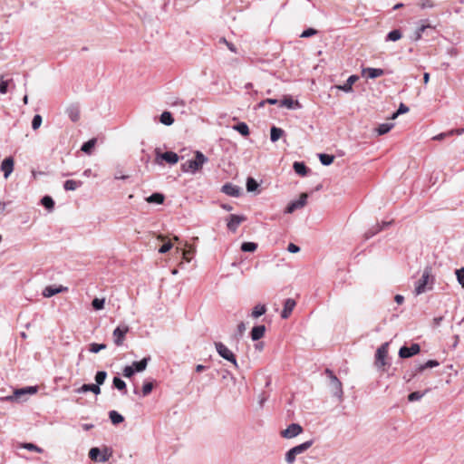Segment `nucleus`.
Masks as SVG:
<instances>
[{
    "label": "nucleus",
    "mask_w": 464,
    "mask_h": 464,
    "mask_svg": "<svg viewBox=\"0 0 464 464\" xmlns=\"http://www.w3.org/2000/svg\"><path fill=\"white\" fill-rule=\"evenodd\" d=\"M425 393H426V392H413L409 394L408 400H409V401H419V400H420L424 396Z\"/></svg>",
    "instance_id": "8fccbe9b"
},
{
    "label": "nucleus",
    "mask_w": 464,
    "mask_h": 464,
    "mask_svg": "<svg viewBox=\"0 0 464 464\" xmlns=\"http://www.w3.org/2000/svg\"><path fill=\"white\" fill-rule=\"evenodd\" d=\"M389 343H382L376 351L375 354V365L378 368H383L386 364L385 358L388 355Z\"/></svg>",
    "instance_id": "423d86ee"
},
{
    "label": "nucleus",
    "mask_w": 464,
    "mask_h": 464,
    "mask_svg": "<svg viewBox=\"0 0 464 464\" xmlns=\"http://www.w3.org/2000/svg\"><path fill=\"white\" fill-rule=\"evenodd\" d=\"M110 455H108L106 452L102 454L99 448H92L89 451V458L97 462H105L109 459Z\"/></svg>",
    "instance_id": "ddd939ff"
},
{
    "label": "nucleus",
    "mask_w": 464,
    "mask_h": 464,
    "mask_svg": "<svg viewBox=\"0 0 464 464\" xmlns=\"http://www.w3.org/2000/svg\"><path fill=\"white\" fill-rule=\"evenodd\" d=\"M394 300L398 304H401L404 301V297L401 295H396Z\"/></svg>",
    "instance_id": "338daca9"
},
{
    "label": "nucleus",
    "mask_w": 464,
    "mask_h": 464,
    "mask_svg": "<svg viewBox=\"0 0 464 464\" xmlns=\"http://www.w3.org/2000/svg\"><path fill=\"white\" fill-rule=\"evenodd\" d=\"M293 168L298 175L305 176L307 174L308 169L304 162L295 161Z\"/></svg>",
    "instance_id": "7c9ffc66"
},
{
    "label": "nucleus",
    "mask_w": 464,
    "mask_h": 464,
    "mask_svg": "<svg viewBox=\"0 0 464 464\" xmlns=\"http://www.w3.org/2000/svg\"><path fill=\"white\" fill-rule=\"evenodd\" d=\"M171 247H172V244L169 241V242H167V243L163 244V245L160 247L159 252H160V254H165V253H167L168 251H169V250L171 249Z\"/></svg>",
    "instance_id": "bf43d9fd"
},
{
    "label": "nucleus",
    "mask_w": 464,
    "mask_h": 464,
    "mask_svg": "<svg viewBox=\"0 0 464 464\" xmlns=\"http://www.w3.org/2000/svg\"><path fill=\"white\" fill-rule=\"evenodd\" d=\"M164 160L169 164H176L179 161V156L177 153L172 151H166L164 153H160L157 151V161L159 162V159Z\"/></svg>",
    "instance_id": "2eb2a0df"
},
{
    "label": "nucleus",
    "mask_w": 464,
    "mask_h": 464,
    "mask_svg": "<svg viewBox=\"0 0 464 464\" xmlns=\"http://www.w3.org/2000/svg\"><path fill=\"white\" fill-rule=\"evenodd\" d=\"M160 121L162 124L167 125V126H169L174 122V119H173L171 113L169 111L162 112L160 117Z\"/></svg>",
    "instance_id": "f704fd0d"
},
{
    "label": "nucleus",
    "mask_w": 464,
    "mask_h": 464,
    "mask_svg": "<svg viewBox=\"0 0 464 464\" xmlns=\"http://www.w3.org/2000/svg\"><path fill=\"white\" fill-rule=\"evenodd\" d=\"M317 34V30L314 29V28H308L304 31H303V33L301 34L300 37L302 38H308V37H311L313 35H315Z\"/></svg>",
    "instance_id": "5fc2aeb1"
},
{
    "label": "nucleus",
    "mask_w": 464,
    "mask_h": 464,
    "mask_svg": "<svg viewBox=\"0 0 464 464\" xmlns=\"http://www.w3.org/2000/svg\"><path fill=\"white\" fill-rule=\"evenodd\" d=\"M195 252V248L194 247H191L190 249L188 250H185L183 251L182 255H183V258L186 259L188 262L190 261V258H189V255H192L193 253Z\"/></svg>",
    "instance_id": "e2e57ef3"
},
{
    "label": "nucleus",
    "mask_w": 464,
    "mask_h": 464,
    "mask_svg": "<svg viewBox=\"0 0 464 464\" xmlns=\"http://www.w3.org/2000/svg\"><path fill=\"white\" fill-rule=\"evenodd\" d=\"M431 267L426 266L422 272L421 277L416 282L414 294L416 295L425 293L428 289H431L433 277L431 276Z\"/></svg>",
    "instance_id": "f03ea898"
},
{
    "label": "nucleus",
    "mask_w": 464,
    "mask_h": 464,
    "mask_svg": "<svg viewBox=\"0 0 464 464\" xmlns=\"http://www.w3.org/2000/svg\"><path fill=\"white\" fill-rule=\"evenodd\" d=\"M266 312V306L265 304H256L251 313V316L254 318H258L259 316L265 314Z\"/></svg>",
    "instance_id": "72a5a7b5"
},
{
    "label": "nucleus",
    "mask_w": 464,
    "mask_h": 464,
    "mask_svg": "<svg viewBox=\"0 0 464 464\" xmlns=\"http://www.w3.org/2000/svg\"><path fill=\"white\" fill-rule=\"evenodd\" d=\"M113 387L119 391H121L123 394L127 393L126 382L120 377H114L112 381Z\"/></svg>",
    "instance_id": "c756f323"
},
{
    "label": "nucleus",
    "mask_w": 464,
    "mask_h": 464,
    "mask_svg": "<svg viewBox=\"0 0 464 464\" xmlns=\"http://www.w3.org/2000/svg\"><path fill=\"white\" fill-rule=\"evenodd\" d=\"M257 247V245L254 242H244L241 245V250L244 252H254Z\"/></svg>",
    "instance_id": "c03bdc74"
},
{
    "label": "nucleus",
    "mask_w": 464,
    "mask_h": 464,
    "mask_svg": "<svg viewBox=\"0 0 464 464\" xmlns=\"http://www.w3.org/2000/svg\"><path fill=\"white\" fill-rule=\"evenodd\" d=\"M391 224V222H382V225L380 226L379 224H377L375 227H373L372 228H371L370 230H368L364 237L366 239H369L371 238L372 237H373L375 234H377L378 232H380L383 227L389 226Z\"/></svg>",
    "instance_id": "393cba45"
},
{
    "label": "nucleus",
    "mask_w": 464,
    "mask_h": 464,
    "mask_svg": "<svg viewBox=\"0 0 464 464\" xmlns=\"http://www.w3.org/2000/svg\"><path fill=\"white\" fill-rule=\"evenodd\" d=\"M221 191L225 193L226 195L231 196V197H238L241 192V188L236 185H233L231 183H227L222 186Z\"/></svg>",
    "instance_id": "a211bd4d"
},
{
    "label": "nucleus",
    "mask_w": 464,
    "mask_h": 464,
    "mask_svg": "<svg viewBox=\"0 0 464 464\" xmlns=\"http://www.w3.org/2000/svg\"><path fill=\"white\" fill-rule=\"evenodd\" d=\"M245 219L246 218L243 216H237L234 214L230 215L227 222V228L232 232H235L237 229L240 223L243 222Z\"/></svg>",
    "instance_id": "dca6fc26"
},
{
    "label": "nucleus",
    "mask_w": 464,
    "mask_h": 464,
    "mask_svg": "<svg viewBox=\"0 0 464 464\" xmlns=\"http://www.w3.org/2000/svg\"><path fill=\"white\" fill-rule=\"evenodd\" d=\"M295 304L296 303L294 299L287 298L284 303V309L281 313V317L283 319H287L290 316L292 311L294 310Z\"/></svg>",
    "instance_id": "f3484780"
},
{
    "label": "nucleus",
    "mask_w": 464,
    "mask_h": 464,
    "mask_svg": "<svg viewBox=\"0 0 464 464\" xmlns=\"http://www.w3.org/2000/svg\"><path fill=\"white\" fill-rule=\"evenodd\" d=\"M401 37H402L401 32L399 29H395V30L391 31L387 34L386 41L396 42V41L400 40Z\"/></svg>",
    "instance_id": "e433bc0d"
},
{
    "label": "nucleus",
    "mask_w": 464,
    "mask_h": 464,
    "mask_svg": "<svg viewBox=\"0 0 464 464\" xmlns=\"http://www.w3.org/2000/svg\"><path fill=\"white\" fill-rule=\"evenodd\" d=\"M433 5H433V2L431 0H422L421 2L419 3V6L421 9L432 8Z\"/></svg>",
    "instance_id": "13d9d810"
},
{
    "label": "nucleus",
    "mask_w": 464,
    "mask_h": 464,
    "mask_svg": "<svg viewBox=\"0 0 464 464\" xmlns=\"http://www.w3.org/2000/svg\"><path fill=\"white\" fill-rule=\"evenodd\" d=\"M319 160L324 166H329L333 163L334 157L330 154L322 153L319 154Z\"/></svg>",
    "instance_id": "4c0bfd02"
},
{
    "label": "nucleus",
    "mask_w": 464,
    "mask_h": 464,
    "mask_svg": "<svg viewBox=\"0 0 464 464\" xmlns=\"http://www.w3.org/2000/svg\"><path fill=\"white\" fill-rule=\"evenodd\" d=\"M308 194L302 193L299 199L290 202L285 209V214H291L296 209L304 208L307 203Z\"/></svg>",
    "instance_id": "0eeeda50"
},
{
    "label": "nucleus",
    "mask_w": 464,
    "mask_h": 464,
    "mask_svg": "<svg viewBox=\"0 0 464 464\" xmlns=\"http://www.w3.org/2000/svg\"><path fill=\"white\" fill-rule=\"evenodd\" d=\"M36 392H37V388L36 387L29 386V387H26V388H22V389L16 390L14 392V395L6 396V397L3 398V400L13 401L14 399H18L22 395H24V394H34V393H36Z\"/></svg>",
    "instance_id": "f8f14e48"
},
{
    "label": "nucleus",
    "mask_w": 464,
    "mask_h": 464,
    "mask_svg": "<svg viewBox=\"0 0 464 464\" xmlns=\"http://www.w3.org/2000/svg\"><path fill=\"white\" fill-rule=\"evenodd\" d=\"M358 79L359 77L357 75H351L344 84L336 85L335 88L345 92H351L353 91V85L358 81Z\"/></svg>",
    "instance_id": "6ab92c4d"
},
{
    "label": "nucleus",
    "mask_w": 464,
    "mask_h": 464,
    "mask_svg": "<svg viewBox=\"0 0 464 464\" xmlns=\"http://www.w3.org/2000/svg\"><path fill=\"white\" fill-rule=\"evenodd\" d=\"M92 392L94 394L98 395L101 393V388L95 384H83L82 387L76 390V392Z\"/></svg>",
    "instance_id": "4be33fe9"
},
{
    "label": "nucleus",
    "mask_w": 464,
    "mask_h": 464,
    "mask_svg": "<svg viewBox=\"0 0 464 464\" xmlns=\"http://www.w3.org/2000/svg\"><path fill=\"white\" fill-rule=\"evenodd\" d=\"M408 111H409V107L403 103H401L398 111L392 114V119H395L399 114L406 113Z\"/></svg>",
    "instance_id": "864d4df0"
},
{
    "label": "nucleus",
    "mask_w": 464,
    "mask_h": 464,
    "mask_svg": "<svg viewBox=\"0 0 464 464\" xmlns=\"http://www.w3.org/2000/svg\"><path fill=\"white\" fill-rule=\"evenodd\" d=\"M122 373L124 377L130 378L135 373V370L133 366L127 365L124 367Z\"/></svg>",
    "instance_id": "603ef678"
},
{
    "label": "nucleus",
    "mask_w": 464,
    "mask_h": 464,
    "mask_svg": "<svg viewBox=\"0 0 464 464\" xmlns=\"http://www.w3.org/2000/svg\"><path fill=\"white\" fill-rule=\"evenodd\" d=\"M165 197L161 193H153L148 198H146V201L148 203H155V204H162L164 202Z\"/></svg>",
    "instance_id": "a878e982"
},
{
    "label": "nucleus",
    "mask_w": 464,
    "mask_h": 464,
    "mask_svg": "<svg viewBox=\"0 0 464 464\" xmlns=\"http://www.w3.org/2000/svg\"><path fill=\"white\" fill-rule=\"evenodd\" d=\"M302 431L303 428L299 424L292 423L281 431V436L285 439H292L302 433Z\"/></svg>",
    "instance_id": "1a4fd4ad"
},
{
    "label": "nucleus",
    "mask_w": 464,
    "mask_h": 464,
    "mask_svg": "<svg viewBox=\"0 0 464 464\" xmlns=\"http://www.w3.org/2000/svg\"><path fill=\"white\" fill-rule=\"evenodd\" d=\"M63 291V287H54L52 285L46 286L44 290L43 291V295L44 297H52L56 294H59Z\"/></svg>",
    "instance_id": "bb28decb"
},
{
    "label": "nucleus",
    "mask_w": 464,
    "mask_h": 464,
    "mask_svg": "<svg viewBox=\"0 0 464 464\" xmlns=\"http://www.w3.org/2000/svg\"><path fill=\"white\" fill-rule=\"evenodd\" d=\"M455 274L459 284L464 288V267L457 269Z\"/></svg>",
    "instance_id": "3c124183"
},
{
    "label": "nucleus",
    "mask_w": 464,
    "mask_h": 464,
    "mask_svg": "<svg viewBox=\"0 0 464 464\" xmlns=\"http://www.w3.org/2000/svg\"><path fill=\"white\" fill-rule=\"evenodd\" d=\"M439 362L436 361V360H429L427 361L425 363L423 364H420L417 368V372H423L425 369H428V368H434V367H437L439 366Z\"/></svg>",
    "instance_id": "c9c22d12"
},
{
    "label": "nucleus",
    "mask_w": 464,
    "mask_h": 464,
    "mask_svg": "<svg viewBox=\"0 0 464 464\" xmlns=\"http://www.w3.org/2000/svg\"><path fill=\"white\" fill-rule=\"evenodd\" d=\"M324 374L329 380L328 386L332 395L336 398L339 402H342L343 401V390L341 381L334 372L328 368L324 370Z\"/></svg>",
    "instance_id": "f257e3e1"
},
{
    "label": "nucleus",
    "mask_w": 464,
    "mask_h": 464,
    "mask_svg": "<svg viewBox=\"0 0 464 464\" xmlns=\"http://www.w3.org/2000/svg\"><path fill=\"white\" fill-rule=\"evenodd\" d=\"M129 332V327L127 325L124 326H118L113 331V338H114V343L117 346L122 345L125 335Z\"/></svg>",
    "instance_id": "9d476101"
},
{
    "label": "nucleus",
    "mask_w": 464,
    "mask_h": 464,
    "mask_svg": "<svg viewBox=\"0 0 464 464\" xmlns=\"http://www.w3.org/2000/svg\"><path fill=\"white\" fill-rule=\"evenodd\" d=\"M8 82H9L8 80L5 81V80H3V77L1 78V80H0V92L2 94L6 93L7 87H8Z\"/></svg>",
    "instance_id": "052dcab7"
},
{
    "label": "nucleus",
    "mask_w": 464,
    "mask_h": 464,
    "mask_svg": "<svg viewBox=\"0 0 464 464\" xmlns=\"http://www.w3.org/2000/svg\"><path fill=\"white\" fill-rule=\"evenodd\" d=\"M266 333L265 325H257L252 328L251 330V338L253 341L260 340Z\"/></svg>",
    "instance_id": "412c9836"
},
{
    "label": "nucleus",
    "mask_w": 464,
    "mask_h": 464,
    "mask_svg": "<svg viewBox=\"0 0 464 464\" xmlns=\"http://www.w3.org/2000/svg\"><path fill=\"white\" fill-rule=\"evenodd\" d=\"M153 389V383L150 382H146L142 386V396H148Z\"/></svg>",
    "instance_id": "09e8293b"
},
{
    "label": "nucleus",
    "mask_w": 464,
    "mask_h": 464,
    "mask_svg": "<svg viewBox=\"0 0 464 464\" xmlns=\"http://www.w3.org/2000/svg\"><path fill=\"white\" fill-rule=\"evenodd\" d=\"M258 183L256 182V180L251 177L247 178L246 179V189L248 192H253L255 190L257 189L258 188Z\"/></svg>",
    "instance_id": "79ce46f5"
},
{
    "label": "nucleus",
    "mask_w": 464,
    "mask_h": 464,
    "mask_svg": "<svg viewBox=\"0 0 464 464\" xmlns=\"http://www.w3.org/2000/svg\"><path fill=\"white\" fill-rule=\"evenodd\" d=\"M313 444L312 440L305 441L302 444H299L292 449H290L285 454V461L288 464H292L295 462L297 455L304 453Z\"/></svg>",
    "instance_id": "20e7f679"
},
{
    "label": "nucleus",
    "mask_w": 464,
    "mask_h": 464,
    "mask_svg": "<svg viewBox=\"0 0 464 464\" xmlns=\"http://www.w3.org/2000/svg\"><path fill=\"white\" fill-rule=\"evenodd\" d=\"M106 348V344L104 343H92L89 346V351L93 353H97L102 350H104Z\"/></svg>",
    "instance_id": "a18cd8bd"
},
{
    "label": "nucleus",
    "mask_w": 464,
    "mask_h": 464,
    "mask_svg": "<svg viewBox=\"0 0 464 464\" xmlns=\"http://www.w3.org/2000/svg\"><path fill=\"white\" fill-rule=\"evenodd\" d=\"M105 299L94 298L92 302V305L95 310H102L104 307Z\"/></svg>",
    "instance_id": "49530a36"
},
{
    "label": "nucleus",
    "mask_w": 464,
    "mask_h": 464,
    "mask_svg": "<svg viewBox=\"0 0 464 464\" xmlns=\"http://www.w3.org/2000/svg\"><path fill=\"white\" fill-rule=\"evenodd\" d=\"M207 161V157H205V155L202 152L197 151L194 160H187L185 163L182 164V170L184 172L195 173L199 169H201L203 164L206 163Z\"/></svg>",
    "instance_id": "7ed1b4c3"
},
{
    "label": "nucleus",
    "mask_w": 464,
    "mask_h": 464,
    "mask_svg": "<svg viewBox=\"0 0 464 464\" xmlns=\"http://www.w3.org/2000/svg\"><path fill=\"white\" fill-rule=\"evenodd\" d=\"M284 135V130L273 126L270 130V140L272 142L277 141Z\"/></svg>",
    "instance_id": "cd10ccee"
},
{
    "label": "nucleus",
    "mask_w": 464,
    "mask_h": 464,
    "mask_svg": "<svg viewBox=\"0 0 464 464\" xmlns=\"http://www.w3.org/2000/svg\"><path fill=\"white\" fill-rule=\"evenodd\" d=\"M109 417H110L111 421L114 425L120 424L124 420L123 416L116 411H111L109 412Z\"/></svg>",
    "instance_id": "473e14b6"
},
{
    "label": "nucleus",
    "mask_w": 464,
    "mask_h": 464,
    "mask_svg": "<svg viewBox=\"0 0 464 464\" xmlns=\"http://www.w3.org/2000/svg\"><path fill=\"white\" fill-rule=\"evenodd\" d=\"M41 203L48 210H52L54 207V201L50 196H44L41 199Z\"/></svg>",
    "instance_id": "58836bf2"
},
{
    "label": "nucleus",
    "mask_w": 464,
    "mask_h": 464,
    "mask_svg": "<svg viewBox=\"0 0 464 464\" xmlns=\"http://www.w3.org/2000/svg\"><path fill=\"white\" fill-rule=\"evenodd\" d=\"M215 346H216V350H217L218 353L222 358L232 362L236 367H237L236 356L224 343L218 342V343H215Z\"/></svg>",
    "instance_id": "39448f33"
},
{
    "label": "nucleus",
    "mask_w": 464,
    "mask_h": 464,
    "mask_svg": "<svg viewBox=\"0 0 464 464\" xmlns=\"http://www.w3.org/2000/svg\"><path fill=\"white\" fill-rule=\"evenodd\" d=\"M23 447L28 450L36 451L38 453L43 452V449L39 448L38 446H36L33 443H25V444H24Z\"/></svg>",
    "instance_id": "6e6d98bb"
},
{
    "label": "nucleus",
    "mask_w": 464,
    "mask_h": 464,
    "mask_svg": "<svg viewBox=\"0 0 464 464\" xmlns=\"http://www.w3.org/2000/svg\"><path fill=\"white\" fill-rule=\"evenodd\" d=\"M420 351V347L418 343H412L411 347L402 346L401 347L399 351V356L401 358H409L411 357L417 353H419Z\"/></svg>",
    "instance_id": "9b49d317"
},
{
    "label": "nucleus",
    "mask_w": 464,
    "mask_h": 464,
    "mask_svg": "<svg viewBox=\"0 0 464 464\" xmlns=\"http://www.w3.org/2000/svg\"><path fill=\"white\" fill-rule=\"evenodd\" d=\"M150 360V357H145L140 362H133L131 366H133L135 372H143L146 369Z\"/></svg>",
    "instance_id": "b1692460"
},
{
    "label": "nucleus",
    "mask_w": 464,
    "mask_h": 464,
    "mask_svg": "<svg viewBox=\"0 0 464 464\" xmlns=\"http://www.w3.org/2000/svg\"><path fill=\"white\" fill-rule=\"evenodd\" d=\"M246 329V327L245 323L241 322V323H240V324H238V325H237V334H238L239 335H242V334L245 333Z\"/></svg>",
    "instance_id": "69168bd1"
},
{
    "label": "nucleus",
    "mask_w": 464,
    "mask_h": 464,
    "mask_svg": "<svg viewBox=\"0 0 464 464\" xmlns=\"http://www.w3.org/2000/svg\"><path fill=\"white\" fill-rule=\"evenodd\" d=\"M66 113L70 120L77 122L80 120V108L78 105L72 104L66 108Z\"/></svg>",
    "instance_id": "aec40b11"
},
{
    "label": "nucleus",
    "mask_w": 464,
    "mask_h": 464,
    "mask_svg": "<svg viewBox=\"0 0 464 464\" xmlns=\"http://www.w3.org/2000/svg\"><path fill=\"white\" fill-rule=\"evenodd\" d=\"M106 377H107V372L105 371L97 372L95 374V377H94L95 382H96L95 385H98L100 387V385L103 384V382H105Z\"/></svg>",
    "instance_id": "a19ab883"
},
{
    "label": "nucleus",
    "mask_w": 464,
    "mask_h": 464,
    "mask_svg": "<svg viewBox=\"0 0 464 464\" xmlns=\"http://www.w3.org/2000/svg\"><path fill=\"white\" fill-rule=\"evenodd\" d=\"M453 134H454V130H450L449 132L440 133V134L436 135L435 137H433V140H441L445 137L450 136V135H453Z\"/></svg>",
    "instance_id": "680f3d73"
},
{
    "label": "nucleus",
    "mask_w": 464,
    "mask_h": 464,
    "mask_svg": "<svg viewBox=\"0 0 464 464\" xmlns=\"http://www.w3.org/2000/svg\"><path fill=\"white\" fill-rule=\"evenodd\" d=\"M224 42L227 44V45L228 49H229L231 52H233V53H237V48L235 47V45H234L233 44H231V43H227V42L226 41V39H224Z\"/></svg>",
    "instance_id": "774afa93"
},
{
    "label": "nucleus",
    "mask_w": 464,
    "mask_h": 464,
    "mask_svg": "<svg viewBox=\"0 0 464 464\" xmlns=\"http://www.w3.org/2000/svg\"><path fill=\"white\" fill-rule=\"evenodd\" d=\"M233 130L238 131L242 136H248L249 135V128L246 122H239L236 125H234Z\"/></svg>",
    "instance_id": "c85d7f7f"
},
{
    "label": "nucleus",
    "mask_w": 464,
    "mask_h": 464,
    "mask_svg": "<svg viewBox=\"0 0 464 464\" xmlns=\"http://www.w3.org/2000/svg\"><path fill=\"white\" fill-rule=\"evenodd\" d=\"M392 127H393L392 123H382V124L379 125V127L377 128V132L379 135L386 134L387 132H389L392 130Z\"/></svg>",
    "instance_id": "37998d69"
},
{
    "label": "nucleus",
    "mask_w": 464,
    "mask_h": 464,
    "mask_svg": "<svg viewBox=\"0 0 464 464\" xmlns=\"http://www.w3.org/2000/svg\"><path fill=\"white\" fill-rule=\"evenodd\" d=\"M280 106L292 109L294 106V101L291 98H285L280 102Z\"/></svg>",
    "instance_id": "4d7b16f0"
},
{
    "label": "nucleus",
    "mask_w": 464,
    "mask_h": 464,
    "mask_svg": "<svg viewBox=\"0 0 464 464\" xmlns=\"http://www.w3.org/2000/svg\"><path fill=\"white\" fill-rule=\"evenodd\" d=\"M42 121H43V119H42L41 115H39V114L34 115L33 118V121H32L33 130H35L39 129L42 124Z\"/></svg>",
    "instance_id": "de8ad7c7"
},
{
    "label": "nucleus",
    "mask_w": 464,
    "mask_h": 464,
    "mask_svg": "<svg viewBox=\"0 0 464 464\" xmlns=\"http://www.w3.org/2000/svg\"><path fill=\"white\" fill-rule=\"evenodd\" d=\"M287 250L290 253H297L300 251V247L293 243H290L287 246Z\"/></svg>",
    "instance_id": "0e129e2a"
},
{
    "label": "nucleus",
    "mask_w": 464,
    "mask_h": 464,
    "mask_svg": "<svg viewBox=\"0 0 464 464\" xmlns=\"http://www.w3.org/2000/svg\"><path fill=\"white\" fill-rule=\"evenodd\" d=\"M95 143H96V140L92 139V140H88L87 142L83 143L81 150L87 154H91L93 147L95 146Z\"/></svg>",
    "instance_id": "ea45409f"
},
{
    "label": "nucleus",
    "mask_w": 464,
    "mask_h": 464,
    "mask_svg": "<svg viewBox=\"0 0 464 464\" xmlns=\"http://www.w3.org/2000/svg\"><path fill=\"white\" fill-rule=\"evenodd\" d=\"M362 73H367L369 78L374 79L383 75L384 71L379 68H365L362 70Z\"/></svg>",
    "instance_id": "5701e85b"
},
{
    "label": "nucleus",
    "mask_w": 464,
    "mask_h": 464,
    "mask_svg": "<svg viewBox=\"0 0 464 464\" xmlns=\"http://www.w3.org/2000/svg\"><path fill=\"white\" fill-rule=\"evenodd\" d=\"M14 161L12 157L5 159L1 164V170L4 172L5 179H7L14 170Z\"/></svg>",
    "instance_id": "4468645a"
},
{
    "label": "nucleus",
    "mask_w": 464,
    "mask_h": 464,
    "mask_svg": "<svg viewBox=\"0 0 464 464\" xmlns=\"http://www.w3.org/2000/svg\"><path fill=\"white\" fill-rule=\"evenodd\" d=\"M82 182L80 180L68 179L64 182L63 188L65 190H75L77 188L81 187Z\"/></svg>",
    "instance_id": "2f4dec72"
},
{
    "label": "nucleus",
    "mask_w": 464,
    "mask_h": 464,
    "mask_svg": "<svg viewBox=\"0 0 464 464\" xmlns=\"http://www.w3.org/2000/svg\"><path fill=\"white\" fill-rule=\"evenodd\" d=\"M434 28L435 27L432 26L428 20H421L420 22V25L417 27L411 38L412 41L417 42L421 39L422 34H424L427 29Z\"/></svg>",
    "instance_id": "6e6552de"
}]
</instances>
